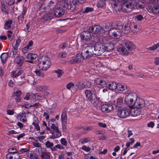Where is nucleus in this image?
I'll list each match as a JSON object with an SVG mask.
<instances>
[{"mask_svg": "<svg viewBox=\"0 0 159 159\" xmlns=\"http://www.w3.org/2000/svg\"><path fill=\"white\" fill-rule=\"evenodd\" d=\"M51 64V60L47 56L40 57L39 59L38 65L39 68L43 70H47L50 68Z\"/></svg>", "mask_w": 159, "mask_h": 159, "instance_id": "1", "label": "nucleus"}, {"mask_svg": "<svg viewBox=\"0 0 159 159\" xmlns=\"http://www.w3.org/2000/svg\"><path fill=\"white\" fill-rule=\"evenodd\" d=\"M134 3L133 0H121V10L124 12L127 13L131 12L134 8Z\"/></svg>", "mask_w": 159, "mask_h": 159, "instance_id": "2", "label": "nucleus"}, {"mask_svg": "<svg viewBox=\"0 0 159 159\" xmlns=\"http://www.w3.org/2000/svg\"><path fill=\"white\" fill-rule=\"evenodd\" d=\"M122 25L116 26V28L109 29L106 28V31H109L108 34L112 38H119L121 36L122 33L121 29H122Z\"/></svg>", "mask_w": 159, "mask_h": 159, "instance_id": "3", "label": "nucleus"}, {"mask_svg": "<svg viewBox=\"0 0 159 159\" xmlns=\"http://www.w3.org/2000/svg\"><path fill=\"white\" fill-rule=\"evenodd\" d=\"M84 3V1L83 0H73L70 5L65 3L63 1L61 2L59 4L61 7L64 8H67L69 6H70V11H74L75 10L77 5H79V4H83Z\"/></svg>", "mask_w": 159, "mask_h": 159, "instance_id": "4", "label": "nucleus"}, {"mask_svg": "<svg viewBox=\"0 0 159 159\" xmlns=\"http://www.w3.org/2000/svg\"><path fill=\"white\" fill-rule=\"evenodd\" d=\"M136 97H137V95L135 93L130 92L129 93H127L125 97L124 101L129 108L132 109L134 102L136 99Z\"/></svg>", "mask_w": 159, "mask_h": 159, "instance_id": "5", "label": "nucleus"}, {"mask_svg": "<svg viewBox=\"0 0 159 159\" xmlns=\"http://www.w3.org/2000/svg\"><path fill=\"white\" fill-rule=\"evenodd\" d=\"M117 116L120 118H125L130 115V111L126 109H122L120 107H116Z\"/></svg>", "mask_w": 159, "mask_h": 159, "instance_id": "6", "label": "nucleus"}, {"mask_svg": "<svg viewBox=\"0 0 159 159\" xmlns=\"http://www.w3.org/2000/svg\"><path fill=\"white\" fill-rule=\"evenodd\" d=\"M94 54L97 56H100L105 51V46L104 44L96 43L94 46Z\"/></svg>", "mask_w": 159, "mask_h": 159, "instance_id": "7", "label": "nucleus"}, {"mask_svg": "<svg viewBox=\"0 0 159 159\" xmlns=\"http://www.w3.org/2000/svg\"><path fill=\"white\" fill-rule=\"evenodd\" d=\"M145 105L144 101L141 98H138L136 97V99L135 100L132 108H136L137 109H141Z\"/></svg>", "mask_w": 159, "mask_h": 159, "instance_id": "8", "label": "nucleus"}, {"mask_svg": "<svg viewBox=\"0 0 159 159\" xmlns=\"http://www.w3.org/2000/svg\"><path fill=\"white\" fill-rule=\"evenodd\" d=\"M65 8L58 7L56 8L53 12V15L56 17H60L64 15L65 13Z\"/></svg>", "mask_w": 159, "mask_h": 159, "instance_id": "9", "label": "nucleus"}, {"mask_svg": "<svg viewBox=\"0 0 159 159\" xmlns=\"http://www.w3.org/2000/svg\"><path fill=\"white\" fill-rule=\"evenodd\" d=\"M148 10L152 12L153 14H157L159 13V7L156 5V3H152L149 4Z\"/></svg>", "mask_w": 159, "mask_h": 159, "instance_id": "10", "label": "nucleus"}, {"mask_svg": "<svg viewBox=\"0 0 159 159\" xmlns=\"http://www.w3.org/2000/svg\"><path fill=\"white\" fill-rule=\"evenodd\" d=\"M113 109V106L109 104H104L102 105L101 107V111L104 113H107L111 112Z\"/></svg>", "mask_w": 159, "mask_h": 159, "instance_id": "11", "label": "nucleus"}, {"mask_svg": "<svg viewBox=\"0 0 159 159\" xmlns=\"http://www.w3.org/2000/svg\"><path fill=\"white\" fill-rule=\"evenodd\" d=\"M91 33L89 31L85 30L81 34L80 37L82 40L88 41L90 40L91 38Z\"/></svg>", "mask_w": 159, "mask_h": 159, "instance_id": "12", "label": "nucleus"}, {"mask_svg": "<svg viewBox=\"0 0 159 159\" xmlns=\"http://www.w3.org/2000/svg\"><path fill=\"white\" fill-rule=\"evenodd\" d=\"M22 92L20 90L16 91L14 92L11 96L13 98L15 99V101L16 102H20L21 99V95Z\"/></svg>", "mask_w": 159, "mask_h": 159, "instance_id": "13", "label": "nucleus"}, {"mask_svg": "<svg viewBox=\"0 0 159 159\" xmlns=\"http://www.w3.org/2000/svg\"><path fill=\"white\" fill-rule=\"evenodd\" d=\"M7 4L6 2L4 0L1 2L0 8L2 12L5 15H7L8 13V9L7 6Z\"/></svg>", "mask_w": 159, "mask_h": 159, "instance_id": "14", "label": "nucleus"}, {"mask_svg": "<svg viewBox=\"0 0 159 159\" xmlns=\"http://www.w3.org/2000/svg\"><path fill=\"white\" fill-rule=\"evenodd\" d=\"M102 28L99 25H94L91 26L89 28L90 31L92 33L97 34L101 30Z\"/></svg>", "mask_w": 159, "mask_h": 159, "instance_id": "15", "label": "nucleus"}, {"mask_svg": "<svg viewBox=\"0 0 159 159\" xmlns=\"http://www.w3.org/2000/svg\"><path fill=\"white\" fill-rule=\"evenodd\" d=\"M23 73V70L20 68L15 70L12 71L11 73V76L13 78H17Z\"/></svg>", "mask_w": 159, "mask_h": 159, "instance_id": "16", "label": "nucleus"}, {"mask_svg": "<svg viewBox=\"0 0 159 159\" xmlns=\"http://www.w3.org/2000/svg\"><path fill=\"white\" fill-rule=\"evenodd\" d=\"M41 157L42 159H50L51 154L44 148H41Z\"/></svg>", "mask_w": 159, "mask_h": 159, "instance_id": "17", "label": "nucleus"}, {"mask_svg": "<svg viewBox=\"0 0 159 159\" xmlns=\"http://www.w3.org/2000/svg\"><path fill=\"white\" fill-rule=\"evenodd\" d=\"M134 3H133L134 4V8L137 9H143L146 6L140 0L138 1L137 2L136 0H133Z\"/></svg>", "mask_w": 159, "mask_h": 159, "instance_id": "18", "label": "nucleus"}, {"mask_svg": "<svg viewBox=\"0 0 159 159\" xmlns=\"http://www.w3.org/2000/svg\"><path fill=\"white\" fill-rule=\"evenodd\" d=\"M85 94L87 100L90 101L92 103L94 100L93 93L90 91V90H86L85 91Z\"/></svg>", "mask_w": 159, "mask_h": 159, "instance_id": "19", "label": "nucleus"}, {"mask_svg": "<svg viewBox=\"0 0 159 159\" xmlns=\"http://www.w3.org/2000/svg\"><path fill=\"white\" fill-rule=\"evenodd\" d=\"M50 133L52 135L50 136L49 138L52 139L57 138L61 135V132L59 129L54 132L51 131Z\"/></svg>", "mask_w": 159, "mask_h": 159, "instance_id": "20", "label": "nucleus"}, {"mask_svg": "<svg viewBox=\"0 0 159 159\" xmlns=\"http://www.w3.org/2000/svg\"><path fill=\"white\" fill-rule=\"evenodd\" d=\"M37 57V54L33 53H29L26 56V58L28 60L26 61H25L32 63L33 62V60L36 59Z\"/></svg>", "mask_w": 159, "mask_h": 159, "instance_id": "21", "label": "nucleus"}, {"mask_svg": "<svg viewBox=\"0 0 159 159\" xmlns=\"http://www.w3.org/2000/svg\"><path fill=\"white\" fill-rule=\"evenodd\" d=\"M105 51L108 52H110L112 51L114 48V45L113 43L111 42L109 43H104Z\"/></svg>", "mask_w": 159, "mask_h": 159, "instance_id": "22", "label": "nucleus"}, {"mask_svg": "<svg viewBox=\"0 0 159 159\" xmlns=\"http://www.w3.org/2000/svg\"><path fill=\"white\" fill-rule=\"evenodd\" d=\"M117 50L120 54L122 55H125L129 53V52L128 50L126 49L124 46H119L117 48Z\"/></svg>", "mask_w": 159, "mask_h": 159, "instance_id": "23", "label": "nucleus"}, {"mask_svg": "<svg viewBox=\"0 0 159 159\" xmlns=\"http://www.w3.org/2000/svg\"><path fill=\"white\" fill-rule=\"evenodd\" d=\"M6 158L7 159H20V155L19 153L7 154Z\"/></svg>", "mask_w": 159, "mask_h": 159, "instance_id": "24", "label": "nucleus"}, {"mask_svg": "<svg viewBox=\"0 0 159 159\" xmlns=\"http://www.w3.org/2000/svg\"><path fill=\"white\" fill-rule=\"evenodd\" d=\"M121 25L123 27V28L121 29V32L122 30V32L124 34H126L129 32L130 30H131L130 24L128 25V24L126 23L125 25L123 24Z\"/></svg>", "mask_w": 159, "mask_h": 159, "instance_id": "25", "label": "nucleus"}, {"mask_svg": "<svg viewBox=\"0 0 159 159\" xmlns=\"http://www.w3.org/2000/svg\"><path fill=\"white\" fill-rule=\"evenodd\" d=\"M107 86L109 88V89L113 90L116 89L117 88V84L114 81L110 82L106 84Z\"/></svg>", "mask_w": 159, "mask_h": 159, "instance_id": "26", "label": "nucleus"}, {"mask_svg": "<svg viewBox=\"0 0 159 159\" xmlns=\"http://www.w3.org/2000/svg\"><path fill=\"white\" fill-rule=\"evenodd\" d=\"M125 46L129 51H131L135 48L134 44L132 42L127 41L125 43Z\"/></svg>", "mask_w": 159, "mask_h": 159, "instance_id": "27", "label": "nucleus"}, {"mask_svg": "<svg viewBox=\"0 0 159 159\" xmlns=\"http://www.w3.org/2000/svg\"><path fill=\"white\" fill-rule=\"evenodd\" d=\"M13 21L11 20H9L5 22L4 25V29L5 30H7L10 29L12 24Z\"/></svg>", "mask_w": 159, "mask_h": 159, "instance_id": "28", "label": "nucleus"}, {"mask_svg": "<svg viewBox=\"0 0 159 159\" xmlns=\"http://www.w3.org/2000/svg\"><path fill=\"white\" fill-rule=\"evenodd\" d=\"M16 63L20 66L24 61V57L23 56H19L16 58Z\"/></svg>", "mask_w": 159, "mask_h": 159, "instance_id": "29", "label": "nucleus"}, {"mask_svg": "<svg viewBox=\"0 0 159 159\" xmlns=\"http://www.w3.org/2000/svg\"><path fill=\"white\" fill-rule=\"evenodd\" d=\"M81 53L84 59H89L91 57L90 53H89V51L85 48L83 49Z\"/></svg>", "mask_w": 159, "mask_h": 159, "instance_id": "30", "label": "nucleus"}, {"mask_svg": "<svg viewBox=\"0 0 159 159\" xmlns=\"http://www.w3.org/2000/svg\"><path fill=\"white\" fill-rule=\"evenodd\" d=\"M8 57V54L7 52L2 53L0 56L1 61L2 64L5 63L7 61Z\"/></svg>", "mask_w": 159, "mask_h": 159, "instance_id": "31", "label": "nucleus"}, {"mask_svg": "<svg viewBox=\"0 0 159 159\" xmlns=\"http://www.w3.org/2000/svg\"><path fill=\"white\" fill-rule=\"evenodd\" d=\"M118 2H114L111 4V6L113 9L114 10L117 11H119L121 10L120 6L118 3Z\"/></svg>", "mask_w": 159, "mask_h": 159, "instance_id": "32", "label": "nucleus"}, {"mask_svg": "<svg viewBox=\"0 0 159 159\" xmlns=\"http://www.w3.org/2000/svg\"><path fill=\"white\" fill-rule=\"evenodd\" d=\"M95 82L97 84L103 86L106 84V81L101 80L100 78H96L95 80Z\"/></svg>", "mask_w": 159, "mask_h": 159, "instance_id": "33", "label": "nucleus"}, {"mask_svg": "<svg viewBox=\"0 0 159 159\" xmlns=\"http://www.w3.org/2000/svg\"><path fill=\"white\" fill-rule=\"evenodd\" d=\"M117 89L119 91H123L127 89V86L126 84L119 83L117 84Z\"/></svg>", "mask_w": 159, "mask_h": 159, "instance_id": "34", "label": "nucleus"}, {"mask_svg": "<svg viewBox=\"0 0 159 159\" xmlns=\"http://www.w3.org/2000/svg\"><path fill=\"white\" fill-rule=\"evenodd\" d=\"M61 119V121H67V112L65 109L63 110L62 111Z\"/></svg>", "mask_w": 159, "mask_h": 159, "instance_id": "35", "label": "nucleus"}, {"mask_svg": "<svg viewBox=\"0 0 159 159\" xmlns=\"http://www.w3.org/2000/svg\"><path fill=\"white\" fill-rule=\"evenodd\" d=\"M130 29L133 32H137L138 31V25L134 23H130Z\"/></svg>", "mask_w": 159, "mask_h": 159, "instance_id": "36", "label": "nucleus"}, {"mask_svg": "<svg viewBox=\"0 0 159 159\" xmlns=\"http://www.w3.org/2000/svg\"><path fill=\"white\" fill-rule=\"evenodd\" d=\"M84 48L89 51V53H90L91 56L94 54L93 50L94 49V46H88Z\"/></svg>", "mask_w": 159, "mask_h": 159, "instance_id": "37", "label": "nucleus"}, {"mask_svg": "<svg viewBox=\"0 0 159 159\" xmlns=\"http://www.w3.org/2000/svg\"><path fill=\"white\" fill-rule=\"evenodd\" d=\"M37 8L38 10L42 12L47 11V8L43 4H38V6H37Z\"/></svg>", "mask_w": 159, "mask_h": 159, "instance_id": "38", "label": "nucleus"}, {"mask_svg": "<svg viewBox=\"0 0 159 159\" xmlns=\"http://www.w3.org/2000/svg\"><path fill=\"white\" fill-rule=\"evenodd\" d=\"M53 18L52 14L48 13L44 15L43 18L46 21H49L51 20Z\"/></svg>", "mask_w": 159, "mask_h": 159, "instance_id": "39", "label": "nucleus"}, {"mask_svg": "<svg viewBox=\"0 0 159 159\" xmlns=\"http://www.w3.org/2000/svg\"><path fill=\"white\" fill-rule=\"evenodd\" d=\"M16 153H18V150L14 147H11L8 149V153L7 154H13Z\"/></svg>", "mask_w": 159, "mask_h": 159, "instance_id": "40", "label": "nucleus"}, {"mask_svg": "<svg viewBox=\"0 0 159 159\" xmlns=\"http://www.w3.org/2000/svg\"><path fill=\"white\" fill-rule=\"evenodd\" d=\"M75 58L77 61L78 63L83 61V59H84V57H83V56L82 54L80 53L77 54L76 57Z\"/></svg>", "mask_w": 159, "mask_h": 159, "instance_id": "41", "label": "nucleus"}, {"mask_svg": "<svg viewBox=\"0 0 159 159\" xmlns=\"http://www.w3.org/2000/svg\"><path fill=\"white\" fill-rule=\"evenodd\" d=\"M159 47V42L155 44L151 47H149L147 49L150 51H154L156 50Z\"/></svg>", "mask_w": 159, "mask_h": 159, "instance_id": "42", "label": "nucleus"}, {"mask_svg": "<svg viewBox=\"0 0 159 159\" xmlns=\"http://www.w3.org/2000/svg\"><path fill=\"white\" fill-rule=\"evenodd\" d=\"M35 97L37 100H42L45 98L43 94L38 93L35 94Z\"/></svg>", "mask_w": 159, "mask_h": 159, "instance_id": "43", "label": "nucleus"}, {"mask_svg": "<svg viewBox=\"0 0 159 159\" xmlns=\"http://www.w3.org/2000/svg\"><path fill=\"white\" fill-rule=\"evenodd\" d=\"M67 121H61L62 125V129L63 131L66 132L67 130Z\"/></svg>", "mask_w": 159, "mask_h": 159, "instance_id": "44", "label": "nucleus"}, {"mask_svg": "<svg viewBox=\"0 0 159 159\" xmlns=\"http://www.w3.org/2000/svg\"><path fill=\"white\" fill-rule=\"evenodd\" d=\"M94 11V10L93 8L90 7H87L85 8V10L83 11V13H88L90 12L93 11Z\"/></svg>", "mask_w": 159, "mask_h": 159, "instance_id": "45", "label": "nucleus"}, {"mask_svg": "<svg viewBox=\"0 0 159 159\" xmlns=\"http://www.w3.org/2000/svg\"><path fill=\"white\" fill-rule=\"evenodd\" d=\"M48 87L46 86H40L38 87V90L39 91H43L47 90Z\"/></svg>", "mask_w": 159, "mask_h": 159, "instance_id": "46", "label": "nucleus"}, {"mask_svg": "<svg viewBox=\"0 0 159 159\" xmlns=\"http://www.w3.org/2000/svg\"><path fill=\"white\" fill-rule=\"evenodd\" d=\"M141 113V111L140 110L136 109L134 110V114H132V116H136L139 115Z\"/></svg>", "mask_w": 159, "mask_h": 159, "instance_id": "47", "label": "nucleus"}, {"mask_svg": "<svg viewBox=\"0 0 159 159\" xmlns=\"http://www.w3.org/2000/svg\"><path fill=\"white\" fill-rule=\"evenodd\" d=\"M80 82H78L75 84H74V86L72 87V90L74 92L76 91L79 87Z\"/></svg>", "mask_w": 159, "mask_h": 159, "instance_id": "48", "label": "nucleus"}, {"mask_svg": "<svg viewBox=\"0 0 159 159\" xmlns=\"http://www.w3.org/2000/svg\"><path fill=\"white\" fill-rule=\"evenodd\" d=\"M98 89V87L96 85L93 86V88H92L90 90V91L92 92V93H93L94 96H95V94L96 93V92Z\"/></svg>", "mask_w": 159, "mask_h": 159, "instance_id": "49", "label": "nucleus"}, {"mask_svg": "<svg viewBox=\"0 0 159 159\" xmlns=\"http://www.w3.org/2000/svg\"><path fill=\"white\" fill-rule=\"evenodd\" d=\"M45 146L47 148H51L52 147H53L54 144L50 142L49 141H47L45 143Z\"/></svg>", "mask_w": 159, "mask_h": 159, "instance_id": "50", "label": "nucleus"}, {"mask_svg": "<svg viewBox=\"0 0 159 159\" xmlns=\"http://www.w3.org/2000/svg\"><path fill=\"white\" fill-rule=\"evenodd\" d=\"M54 72L57 74V76L59 77H61L64 73L63 71L59 69H57V70H55Z\"/></svg>", "mask_w": 159, "mask_h": 159, "instance_id": "51", "label": "nucleus"}, {"mask_svg": "<svg viewBox=\"0 0 159 159\" xmlns=\"http://www.w3.org/2000/svg\"><path fill=\"white\" fill-rule=\"evenodd\" d=\"M58 129H59L54 124H52L51 126L50 130L49 131L50 132L51 131L54 132Z\"/></svg>", "mask_w": 159, "mask_h": 159, "instance_id": "52", "label": "nucleus"}, {"mask_svg": "<svg viewBox=\"0 0 159 159\" xmlns=\"http://www.w3.org/2000/svg\"><path fill=\"white\" fill-rule=\"evenodd\" d=\"M55 6V3L54 2L52 1L49 2L48 3V6L50 9H52Z\"/></svg>", "mask_w": 159, "mask_h": 159, "instance_id": "53", "label": "nucleus"}, {"mask_svg": "<svg viewBox=\"0 0 159 159\" xmlns=\"http://www.w3.org/2000/svg\"><path fill=\"white\" fill-rule=\"evenodd\" d=\"M68 62L70 64H75L78 63L75 58H74L73 57L72 59H70L68 61Z\"/></svg>", "mask_w": 159, "mask_h": 159, "instance_id": "54", "label": "nucleus"}, {"mask_svg": "<svg viewBox=\"0 0 159 159\" xmlns=\"http://www.w3.org/2000/svg\"><path fill=\"white\" fill-rule=\"evenodd\" d=\"M70 45L69 44V43L67 42H65L61 44V48L62 50H64L65 48L66 47H69L70 46Z\"/></svg>", "mask_w": 159, "mask_h": 159, "instance_id": "55", "label": "nucleus"}, {"mask_svg": "<svg viewBox=\"0 0 159 159\" xmlns=\"http://www.w3.org/2000/svg\"><path fill=\"white\" fill-rule=\"evenodd\" d=\"M74 84L72 82H70L67 84L66 85V88L69 90H70L71 88L72 90V87L73 86H74Z\"/></svg>", "mask_w": 159, "mask_h": 159, "instance_id": "56", "label": "nucleus"}, {"mask_svg": "<svg viewBox=\"0 0 159 159\" xmlns=\"http://www.w3.org/2000/svg\"><path fill=\"white\" fill-rule=\"evenodd\" d=\"M30 50V49L29 48H28L26 46L23 48H22V52L24 54L28 53Z\"/></svg>", "mask_w": 159, "mask_h": 159, "instance_id": "57", "label": "nucleus"}, {"mask_svg": "<svg viewBox=\"0 0 159 159\" xmlns=\"http://www.w3.org/2000/svg\"><path fill=\"white\" fill-rule=\"evenodd\" d=\"M32 125L34 126V129H36L37 131H40V127L39 125V123H35L34 122H33Z\"/></svg>", "mask_w": 159, "mask_h": 159, "instance_id": "58", "label": "nucleus"}, {"mask_svg": "<svg viewBox=\"0 0 159 159\" xmlns=\"http://www.w3.org/2000/svg\"><path fill=\"white\" fill-rule=\"evenodd\" d=\"M90 140V139L88 137L84 139L83 140L80 141V142L83 144L89 142Z\"/></svg>", "mask_w": 159, "mask_h": 159, "instance_id": "59", "label": "nucleus"}, {"mask_svg": "<svg viewBox=\"0 0 159 159\" xmlns=\"http://www.w3.org/2000/svg\"><path fill=\"white\" fill-rule=\"evenodd\" d=\"M61 144L65 146H66L67 145V142L65 138H62L61 139Z\"/></svg>", "mask_w": 159, "mask_h": 159, "instance_id": "60", "label": "nucleus"}, {"mask_svg": "<svg viewBox=\"0 0 159 159\" xmlns=\"http://www.w3.org/2000/svg\"><path fill=\"white\" fill-rule=\"evenodd\" d=\"M67 56V54L66 52H62L59 54V56L61 58H65Z\"/></svg>", "mask_w": 159, "mask_h": 159, "instance_id": "61", "label": "nucleus"}, {"mask_svg": "<svg viewBox=\"0 0 159 159\" xmlns=\"http://www.w3.org/2000/svg\"><path fill=\"white\" fill-rule=\"evenodd\" d=\"M41 104L39 102H36L33 105H30V107H33L36 108H38L39 106H41Z\"/></svg>", "mask_w": 159, "mask_h": 159, "instance_id": "62", "label": "nucleus"}, {"mask_svg": "<svg viewBox=\"0 0 159 159\" xmlns=\"http://www.w3.org/2000/svg\"><path fill=\"white\" fill-rule=\"evenodd\" d=\"M81 149L87 152H90L91 149L89 147H87L86 145H84L82 148H81Z\"/></svg>", "mask_w": 159, "mask_h": 159, "instance_id": "63", "label": "nucleus"}, {"mask_svg": "<svg viewBox=\"0 0 159 159\" xmlns=\"http://www.w3.org/2000/svg\"><path fill=\"white\" fill-rule=\"evenodd\" d=\"M30 159H38V157L37 155L35 153L30 154Z\"/></svg>", "mask_w": 159, "mask_h": 159, "instance_id": "64", "label": "nucleus"}]
</instances>
